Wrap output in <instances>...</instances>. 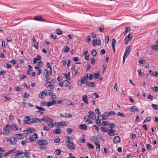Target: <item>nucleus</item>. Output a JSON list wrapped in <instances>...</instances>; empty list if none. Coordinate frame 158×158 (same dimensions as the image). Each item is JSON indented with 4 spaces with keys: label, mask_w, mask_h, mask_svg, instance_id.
<instances>
[{
    "label": "nucleus",
    "mask_w": 158,
    "mask_h": 158,
    "mask_svg": "<svg viewBox=\"0 0 158 158\" xmlns=\"http://www.w3.org/2000/svg\"><path fill=\"white\" fill-rule=\"evenodd\" d=\"M67 148L70 149L74 150L75 149V145L72 141H70V139L66 142Z\"/></svg>",
    "instance_id": "2"
},
{
    "label": "nucleus",
    "mask_w": 158,
    "mask_h": 158,
    "mask_svg": "<svg viewBox=\"0 0 158 158\" xmlns=\"http://www.w3.org/2000/svg\"><path fill=\"white\" fill-rule=\"evenodd\" d=\"M92 45L94 46H95L96 45H101V41L100 39L94 40H93Z\"/></svg>",
    "instance_id": "6"
},
{
    "label": "nucleus",
    "mask_w": 158,
    "mask_h": 158,
    "mask_svg": "<svg viewBox=\"0 0 158 158\" xmlns=\"http://www.w3.org/2000/svg\"><path fill=\"white\" fill-rule=\"evenodd\" d=\"M30 153V150H25V152H24V154H25V156L27 158H30V156H29V155Z\"/></svg>",
    "instance_id": "25"
},
{
    "label": "nucleus",
    "mask_w": 158,
    "mask_h": 158,
    "mask_svg": "<svg viewBox=\"0 0 158 158\" xmlns=\"http://www.w3.org/2000/svg\"><path fill=\"white\" fill-rule=\"evenodd\" d=\"M101 129L102 130V131L106 132H108L109 130V129H108L106 127H101Z\"/></svg>",
    "instance_id": "38"
},
{
    "label": "nucleus",
    "mask_w": 158,
    "mask_h": 158,
    "mask_svg": "<svg viewBox=\"0 0 158 158\" xmlns=\"http://www.w3.org/2000/svg\"><path fill=\"white\" fill-rule=\"evenodd\" d=\"M100 76V74L98 73H95L94 74V77L95 79H97Z\"/></svg>",
    "instance_id": "53"
},
{
    "label": "nucleus",
    "mask_w": 158,
    "mask_h": 158,
    "mask_svg": "<svg viewBox=\"0 0 158 158\" xmlns=\"http://www.w3.org/2000/svg\"><path fill=\"white\" fill-rule=\"evenodd\" d=\"M64 84H65V87L68 86L69 84L70 83L69 81L66 80H65L64 81Z\"/></svg>",
    "instance_id": "44"
},
{
    "label": "nucleus",
    "mask_w": 158,
    "mask_h": 158,
    "mask_svg": "<svg viewBox=\"0 0 158 158\" xmlns=\"http://www.w3.org/2000/svg\"><path fill=\"white\" fill-rule=\"evenodd\" d=\"M67 132L68 134L71 133L72 132L73 130L72 129L68 128L67 129Z\"/></svg>",
    "instance_id": "55"
},
{
    "label": "nucleus",
    "mask_w": 158,
    "mask_h": 158,
    "mask_svg": "<svg viewBox=\"0 0 158 158\" xmlns=\"http://www.w3.org/2000/svg\"><path fill=\"white\" fill-rule=\"evenodd\" d=\"M109 131L108 133V134L110 136H114L115 135L114 133L113 132L111 131L110 129H109Z\"/></svg>",
    "instance_id": "46"
},
{
    "label": "nucleus",
    "mask_w": 158,
    "mask_h": 158,
    "mask_svg": "<svg viewBox=\"0 0 158 158\" xmlns=\"http://www.w3.org/2000/svg\"><path fill=\"white\" fill-rule=\"evenodd\" d=\"M51 119H52L49 117H44L42 118V119H40V120L41 121V122L42 121H43L44 122L48 123Z\"/></svg>",
    "instance_id": "15"
},
{
    "label": "nucleus",
    "mask_w": 158,
    "mask_h": 158,
    "mask_svg": "<svg viewBox=\"0 0 158 158\" xmlns=\"http://www.w3.org/2000/svg\"><path fill=\"white\" fill-rule=\"evenodd\" d=\"M55 154L56 155H59L61 153V151L60 149H56L55 151Z\"/></svg>",
    "instance_id": "45"
},
{
    "label": "nucleus",
    "mask_w": 158,
    "mask_h": 158,
    "mask_svg": "<svg viewBox=\"0 0 158 158\" xmlns=\"http://www.w3.org/2000/svg\"><path fill=\"white\" fill-rule=\"evenodd\" d=\"M152 108L156 110L158 109V106L156 104H152Z\"/></svg>",
    "instance_id": "48"
},
{
    "label": "nucleus",
    "mask_w": 158,
    "mask_h": 158,
    "mask_svg": "<svg viewBox=\"0 0 158 158\" xmlns=\"http://www.w3.org/2000/svg\"><path fill=\"white\" fill-rule=\"evenodd\" d=\"M10 128L15 131H17L18 129V127L15 124H13L10 127Z\"/></svg>",
    "instance_id": "31"
},
{
    "label": "nucleus",
    "mask_w": 158,
    "mask_h": 158,
    "mask_svg": "<svg viewBox=\"0 0 158 158\" xmlns=\"http://www.w3.org/2000/svg\"><path fill=\"white\" fill-rule=\"evenodd\" d=\"M103 73H104L106 71V64L102 66Z\"/></svg>",
    "instance_id": "54"
},
{
    "label": "nucleus",
    "mask_w": 158,
    "mask_h": 158,
    "mask_svg": "<svg viewBox=\"0 0 158 158\" xmlns=\"http://www.w3.org/2000/svg\"><path fill=\"white\" fill-rule=\"evenodd\" d=\"M11 129L10 126L9 124H7L4 127L3 134L5 135H8L10 133Z\"/></svg>",
    "instance_id": "4"
},
{
    "label": "nucleus",
    "mask_w": 158,
    "mask_h": 158,
    "mask_svg": "<svg viewBox=\"0 0 158 158\" xmlns=\"http://www.w3.org/2000/svg\"><path fill=\"white\" fill-rule=\"evenodd\" d=\"M16 150L15 148H13L12 149L10 150L9 151L7 152H6L4 154V156H7L11 153L14 152Z\"/></svg>",
    "instance_id": "24"
},
{
    "label": "nucleus",
    "mask_w": 158,
    "mask_h": 158,
    "mask_svg": "<svg viewBox=\"0 0 158 158\" xmlns=\"http://www.w3.org/2000/svg\"><path fill=\"white\" fill-rule=\"evenodd\" d=\"M149 73L150 74L153 75L156 77H158V73L156 71H155L154 73L152 70L149 71Z\"/></svg>",
    "instance_id": "26"
},
{
    "label": "nucleus",
    "mask_w": 158,
    "mask_h": 158,
    "mask_svg": "<svg viewBox=\"0 0 158 158\" xmlns=\"http://www.w3.org/2000/svg\"><path fill=\"white\" fill-rule=\"evenodd\" d=\"M56 33L59 35H61L62 34V32L60 28H58L56 29Z\"/></svg>",
    "instance_id": "37"
},
{
    "label": "nucleus",
    "mask_w": 158,
    "mask_h": 158,
    "mask_svg": "<svg viewBox=\"0 0 158 158\" xmlns=\"http://www.w3.org/2000/svg\"><path fill=\"white\" fill-rule=\"evenodd\" d=\"M130 110L131 112H133L136 110L138 112L139 111V110L137 109L136 106H133L130 108Z\"/></svg>",
    "instance_id": "18"
},
{
    "label": "nucleus",
    "mask_w": 158,
    "mask_h": 158,
    "mask_svg": "<svg viewBox=\"0 0 158 158\" xmlns=\"http://www.w3.org/2000/svg\"><path fill=\"white\" fill-rule=\"evenodd\" d=\"M48 73V71L47 69H45L44 71V74L45 77H47Z\"/></svg>",
    "instance_id": "57"
},
{
    "label": "nucleus",
    "mask_w": 158,
    "mask_h": 158,
    "mask_svg": "<svg viewBox=\"0 0 158 158\" xmlns=\"http://www.w3.org/2000/svg\"><path fill=\"white\" fill-rule=\"evenodd\" d=\"M16 150L15 148H13L12 149L10 150L9 151L7 152H6L4 154V156H7L11 153L14 152Z\"/></svg>",
    "instance_id": "23"
},
{
    "label": "nucleus",
    "mask_w": 158,
    "mask_h": 158,
    "mask_svg": "<svg viewBox=\"0 0 158 158\" xmlns=\"http://www.w3.org/2000/svg\"><path fill=\"white\" fill-rule=\"evenodd\" d=\"M35 130L34 128H28L27 129L24 131V132L26 134L28 133H31L32 132H35Z\"/></svg>",
    "instance_id": "10"
},
{
    "label": "nucleus",
    "mask_w": 158,
    "mask_h": 158,
    "mask_svg": "<svg viewBox=\"0 0 158 158\" xmlns=\"http://www.w3.org/2000/svg\"><path fill=\"white\" fill-rule=\"evenodd\" d=\"M92 97L94 98L95 99L96 98H98L99 95L98 94H97L96 93H94L92 94Z\"/></svg>",
    "instance_id": "47"
},
{
    "label": "nucleus",
    "mask_w": 158,
    "mask_h": 158,
    "mask_svg": "<svg viewBox=\"0 0 158 158\" xmlns=\"http://www.w3.org/2000/svg\"><path fill=\"white\" fill-rule=\"evenodd\" d=\"M38 138V135L37 134H34L31 137L30 141L31 142L35 141Z\"/></svg>",
    "instance_id": "13"
},
{
    "label": "nucleus",
    "mask_w": 158,
    "mask_h": 158,
    "mask_svg": "<svg viewBox=\"0 0 158 158\" xmlns=\"http://www.w3.org/2000/svg\"><path fill=\"white\" fill-rule=\"evenodd\" d=\"M38 43L37 41L36 42H35L34 43V46H33L36 49H38Z\"/></svg>",
    "instance_id": "58"
},
{
    "label": "nucleus",
    "mask_w": 158,
    "mask_h": 158,
    "mask_svg": "<svg viewBox=\"0 0 158 158\" xmlns=\"http://www.w3.org/2000/svg\"><path fill=\"white\" fill-rule=\"evenodd\" d=\"M61 133V130L59 128H57L54 131V134H60Z\"/></svg>",
    "instance_id": "30"
},
{
    "label": "nucleus",
    "mask_w": 158,
    "mask_h": 158,
    "mask_svg": "<svg viewBox=\"0 0 158 158\" xmlns=\"http://www.w3.org/2000/svg\"><path fill=\"white\" fill-rule=\"evenodd\" d=\"M69 48L68 46H65L63 49V52H69Z\"/></svg>",
    "instance_id": "36"
},
{
    "label": "nucleus",
    "mask_w": 158,
    "mask_h": 158,
    "mask_svg": "<svg viewBox=\"0 0 158 158\" xmlns=\"http://www.w3.org/2000/svg\"><path fill=\"white\" fill-rule=\"evenodd\" d=\"M43 65V62L42 61H40L38 62L37 66L38 67H41Z\"/></svg>",
    "instance_id": "63"
},
{
    "label": "nucleus",
    "mask_w": 158,
    "mask_h": 158,
    "mask_svg": "<svg viewBox=\"0 0 158 158\" xmlns=\"http://www.w3.org/2000/svg\"><path fill=\"white\" fill-rule=\"evenodd\" d=\"M88 113L89 117H90L92 119L94 120L96 119V115L94 112L89 111Z\"/></svg>",
    "instance_id": "8"
},
{
    "label": "nucleus",
    "mask_w": 158,
    "mask_h": 158,
    "mask_svg": "<svg viewBox=\"0 0 158 158\" xmlns=\"http://www.w3.org/2000/svg\"><path fill=\"white\" fill-rule=\"evenodd\" d=\"M94 144L95 145L96 148L97 149H98L99 151L100 150V144L98 143V142H94Z\"/></svg>",
    "instance_id": "33"
},
{
    "label": "nucleus",
    "mask_w": 158,
    "mask_h": 158,
    "mask_svg": "<svg viewBox=\"0 0 158 158\" xmlns=\"http://www.w3.org/2000/svg\"><path fill=\"white\" fill-rule=\"evenodd\" d=\"M16 137L18 138L22 139L24 137L23 135L22 134H17L16 135Z\"/></svg>",
    "instance_id": "42"
},
{
    "label": "nucleus",
    "mask_w": 158,
    "mask_h": 158,
    "mask_svg": "<svg viewBox=\"0 0 158 158\" xmlns=\"http://www.w3.org/2000/svg\"><path fill=\"white\" fill-rule=\"evenodd\" d=\"M88 78V75L86 74L85 76L81 78V79L78 81V84L79 85H81L83 84H85L87 82Z\"/></svg>",
    "instance_id": "3"
},
{
    "label": "nucleus",
    "mask_w": 158,
    "mask_h": 158,
    "mask_svg": "<svg viewBox=\"0 0 158 158\" xmlns=\"http://www.w3.org/2000/svg\"><path fill=\"white\" fill-rule=\"evenodd\" d=\"M87 146L89 148L92 149H93L94 148V146L90 143H88L87 144Z\"/></svg>",
    "instance_id": "49"
},
{
    "label": "nucleus",
    "mask_w": 158,
    "mask_h": 158,
    "mask_svg": "<svg viewBox=\"0 0 158 158\" xmlns=\"http://www.w3.org/2000/svg\"><path fill=\"white\" fill-rule=\"evenodd\" d=\"M151 118L150 117H148L147 118L145 119L144 120V121L143 122V123H145L147 122H148L150 121H151Z\"/></svg>",
    "instance_id": "39"
},
{
    "label": "nucleus",
    "mask_w": 158,
    "mask_h": 158,
    "mask_svg": "<svg viewBox=\"0 0 158 158\" xmlns=\"http://www.w3.org/2000/svg\"><path fill=\"white\" fill-rule=\"evenodd\" d=\"M44 93V91L41 92L39 95V97L40 98L44 99L45 98Z\"/></svg>",
    "instance_id": "29"
},
{
    "label": "nucleus",
    "mask_w": 158,
    "mask_h": 158,
    "mask_svg": "<svg viewBox=\"0 0 158 158\" xmlns=\"http://www.w3.org/2000/svg\"><path fill=\"white\" fill-rule=\"evenodd\" d=\"M66 122L65 121H62L60 122H59L57 123L58 126L57 127L59 128L61 127H60L64 126H67V124H66Z\"/></svg>",
    "instance_id": "16"
},
{
    "label": "nucleus",
    "mask_w": 158,
    "mask_h": 158,
    "mask_svg": "<svg viewBox=\"0 0 158 158\" xmlns=\"http://www.w3.org/2000/svg\"><path fill=\"white\" fill-rule=\"evenodd\" d=\"M116 114L114 111H110L108 112L107 113V115L108 116H109L110 115H115Z\"/></svg>",
    "instance_id": "35"
},
{
    "label": "nucleus",
    "mask_w": 158,
    "mask_h": 158,
    "mask_svg": "<svg viewBox=\"0 0 158 158\" xmlns=\"http://www.w3.org/2000/svg\"><path fill=\"white\" fill-rule=\"evenodd\" d=\"M128 39L125 37V38L124 40V42L125 44H127L129 41H131L130 40H128Z\"/></svg>",
    "instance_id": "52"
},
{
    "label": "nucleus",
    "mask_w": 158,
    "mask_h": 158,
    "mask_svg": "<svg viewBox=\"0 0 158 158\" xmlns=\"http://www.w3.org/2000/svg\"><path fill=\"white\" fill-rule=\"evenodd\" d=\"M113 142L115 144L119 143L120 142V137L118 136L115 137L113 139Z\"/></svg>",
    "instance_id": "12"
},
{
    "label": "nucleus",
    "mask_w": 158,
    "mask_h": 158,
    "mask_svg": "<svg viewBox=\"0 0 158 158\" xmlns=\"http://www.w3.org/2000/svg\"><path fill=\"white\" fill-rule=\"evenodd\" d=\"M32 116H26L25 118V120L24 122L27 124H31L32 123H36L38 122H40L41 123V121L40 119H39L35 117L34 118H31V117H32Z\"/></svg>",
    "instance_id": "1"
},
{
    "label": "nucleus",
    "mask_w": 158,
    "mask_h": 158,
    "mask_svg": "<svg viewBox=\"0 0 158 158\" xmlns=\"http://www.w3.org/2000/svg\"><path fill=\"white\" fill-rule=\"evenodd\" d=\"M131 50V48L130 46L127 47L126 48L125 51L124 55L125 56L127 55V56L129 54Z\"/></svg>",
    "instance_id": "11"
},
{
    "label": "nucleus",
    "mask_w": 158,
    "mask_h": 158,
    "mask_svg": "<svg viewBox=\"0 0 158 158\" xmlns=\"http://www.w3.org/2000/svg\"><path fill=\"white\" fill-rule=\"evenodd\" d=\"M105 53L106 51L104 49H102L101 51H100V53L101 55L104 54Z\"/></svg>",
    "instance_id": "62"
},
{
    "label": "nucleus",
    "mask_w": 158,
    "mask_h": 158,
    "mask_svg": "<svg viewBox=\"0 0 158 158\" xmlns=\"http://www.w3.org/2000/svg\"><path fill=\"white\" fill-rule=\"evenodd\" d=\"M37 143L40 145H46L48 144V142L45 140H37Z\"/></svg>",
    "instance_id": "9"
},
{
    "label": "nucleus",
    "mask_w": 158,
    "mask_h": 158,
    "mask_svg": "<svg viewBox=\"0 0 158 158\" xmlns=\"http://www.w3.org/2000/svg\"><path fill=\"white\" fill-rule=\"evenodd\" d=\"M82 99L83 101L85 103L87 104H89V101L87 99V95H83L82 97Z\"/></svg>",
    "instance_id": "19"
},
{
    "label": "nucleus",
    "mask_w": 158,
    "mask_h": 158,
    "mask_svg": "<svg viewBox=\"0 0 158 158\" xmlns=\"http://www.w3.org/2000/svg\"><path fill=\"white\" fill-rule=\"evenodd\" d=\"M86 85L89 86L90 87H93L95 86V82H86L85 83Z\"/></svg>",
    "instance_id": "14"
},
{
    "label": "nucleus",
    "mask_w": 158,
    "mask_h": 158,
    "mask_svg": "<svg viewBox=\"0 0 158 158\" xmlns=\"http://www.w3.org/2000/svg\"><path fill=\"white\" fill-rule=\"evenodd\" d=\"M44 91V95L46 96L50 95L52 94L53 93L52 91L48 89L45 90Z\"/></svg>",
    "instance_id": "20"
},
{
    "label": "nucleus",
    "mask_w": 158,
    "mask_h": 158,
    "mask_svg": "<svg viewBox=\"0 0 158 158\" xmlns=\"http://www.w3.org/2000/svg\"><path fill=\"white\" fill-rule=\"evenodd\" d=\"M116 43V40L113 39H112V48L113 49V51L114 52H115V44Z\"/></svg>",
    "instance_id": "27"
},
{
    "label": "nucleus",
    "mask_w": 158,
    "mask_h": 158,
    "mask_svg": "<svg viewBox=\"0 0 158 158\" xmlns=\"http://www.w3.org/2000/svg\"><path fill=\"white\" fill-rule=\"evenodd\" d=\"M91 53L93 56H95L97 54V52L95 50H93L91 52Z\"/></svg>",
    "instance_id": "51"
},
{
    "label": "nucleus",
    "mask_w": 158,
    "mask_h": 158,
    "mask_svg": "<svg viewBox=\"0 0 158 158\" xmlns=\"http://www.w3.org/2000/svg\"><path fill=\"white\" fill-rule=\"evenodd\" d=\"M33 19L38 21H43L47 22L46 19H43L42 17L40 16L34 17Z\"/></svg>",
    "instance_id": "7"
},
{
    "label": "nucleus",
    "mask_w": 158,
    "mask_h": 158,
    "mask_svg": "<svg viewBox=\"0 0 158 158\" xmlns=\"http://www.w3.org/2000/svg\"><path fill=\"white\" fill-rule=\"evenodd\" d=\"M152 48L153 50L155 51L158 50V45H153L152 46Z\"/></svg>",
    "instance_id": "40"
},
{
    "label": "nucleus",
    "mask_w": 158,
    "mask_h": 158,
    "mask_svg": "<svg viewBox=\"0 0 158 158\" xmlns=\"http://www.w3.org/2000/svg\"><path fill=\"white\" fill-rule=\"evenodd\" d=\"M132 34L131 33H130L126 37L129 40H131L132 38Z\"/></svg>",
    "instance_id": "34"
},
{
    "label": "nucleus",
    "mask_w": 158,
    "mask_h": 158,
    "mask_svg": "<svg viewBox=\"0 0 158 158\" xmlns=\"http://www.w3.org/2000/svg\"><path fill=\"white\" fill-rule=\"evenodd\" d=\"M60 141V139L59 138H57L54 140V142L56 143H59Z\"/></svg>",
    "instance_id": "59"
},
{
    "label": "nucleus",
    "mask_w": 158,
    "mask_h": 158,
    "mask_svg": "<svg viewBox=\"0 0 158 158\" xmlns=\"http://www.w3.org/2000/svg\"><path fill=\"white\" fill-rule=\"evenodd\" d=\"M16 154L15 155V158H21V155H22L23 153V151L21 150H17L15 152Z\"/></svg>",
    "instance_id": "5"
},
{
    "label": "nucleus",
    "mask_w": 158,
    "mask_h": 158,
    "mask_svg": "<svg viewBox=\"0 0 158 158\" xmlns=\"http://www.w3.org/2000/svg\"><path fill=\"white\" fill-rule=\"evenodd\" d=\"M51 84V82L50 81H47L45 84V86L48 88L50 86Z\"/></svg>",
    "instance_id": "41"
},
{
    "label": "nucleus",
    "mask_w": 158,
    "mask_h": 158,
    "mask_svg": "<svg viewBox=\"0 0 158 158\" xmlns=\"http://www.w3.org/2000/svg\"><path fill=\"white\" fill-rule=\"evenodd\" d=\"M53 122V121L52 119L51 120H50V121L48 122L49 123L48 124V126L50 127V128H52L54 126V125L52 123Z\"/></svg>",
    "instance_id": "28"
},
{
    "label": "nucleus",
    "mask_w": 158,
    "mask_h": 158,
    "mask_svg": "<svg viewBox=\"0 0 158 158\" xmlns=\"http://www.w3.org/2000/svg\"><path fill=\"white\" fill-rule=\"evenodd\" d=\"M84 119L86 122H88L90 120V117L89 116H85L84 118Z\"/></svg>",
    "instance_id": "56"
},
{
    "label": "nucleus",
    "mask_w": 158,
    "mask_h": 158,
    "mask_svg": "<svg viewBox=\"0 0 158 158\" xmlns=\"http://www.w3.org/2000/svg\"><path fill=\"white\" fill-rule=\"evenodd\" d=\"M73 115L71 114H67L65 113V117H68V118H71L72 117Z\"/></svg>",
    "instance_id": "50"
},
{
    "label": "nucleus",
    "mask_w": 158,
    "mask_h": 158,
    "mask_svg": "<svg viewBox=\"0 0 158 158\" xmlns=\"http://www.w3.org/2000/svg\"><path fill=\"white\" fill-rule=\"evenodd\" d=\"M45 104H47V103L44 101L40 103V106H44Z\"/></svg>",
    "instance_id": "64"
},
{
    "label": "nucleus",
    "mask_w": 158,
    "mask_h": 158,
    "mask_svg": "<svg viewBox=\"0 0 158 158\" xmlns=\"http://www.w3.org/2000/svg\"><path fill=\"white\" fill-rule=\"evenodd\" d=\"M100 116H101L102 118V120H106L108 118L107 117H106L104 115L102 114L101 115H100Z\"/></svg>",
    "instance_id": "60"
},
{
    "label": "nucleus",
    "mask_w": 158,
    "mask_h": 158,
    "mask_svg": "<svg viewBox=\"0 0 158 158\" xmlns=\"http://www.w3.org/2000/svg\"><path fill=\"white\" fill-rule=\"evenodd\" d=\"M105 40L106 44L108 43L109 40V36L107 35L105 37Z\"/></svg>",
    "instance_id": "43"
},
{
    "label": "nucleus",
    "mask_w": 158,
    "mask_h": 158,
    "mask_svg": "<svg viewBox=\"0 0 158 158\" xmlns=\"http://www.w3.org/2000/svg\"><path fill=\"white\" fill-rule=\"evenodd\" d=\"M104 29V25H102L99 28V31L100 32H103Z\"/></svg>",
    "instance_id": "61"
},
{
    "label": "nucleus",
    "mask_w": 158,
    "mask_h": 158,
    "mask_svg": "<svg viewBox=\"0 0 158 158\" xmlns=\"http://www.w3.org/2000/svg\"><path fill=\"white\" fill-rule=\"evenodd\" d=\"M79 128L83 130H85L87 129V127L86 125L85 124H81L79 126Z\"/></svg>",
    "instance_id": "21"
},
{
    "label": "nucleus",
    "mask_w": 158,
    "mask_h": 158,
    "mask_svg": "<svg viewBox=\"0 0 158 158\" xmlns=\"http://www.w3.org/2000/svg\"><path fill=\"white\" fill-rule=\"evenodd\" d=\"M10 140L12 144L15 145L17 143V140L14 137L10 138Z\"/></svg>",
    "instance_id": "17"
},
{
    "label": "nucleus",
    "mask_w": 158,
    "mask_h": 158,
    "mask_svg": "<svg viewBox=\"0 0 158 158\" xmlns=\"http://www.w3.org/2000/svg\"><path fill=\"white\" fill-rule=\"evenodd\" d=\"M16 150L15 148H13L12 149L10 150L9 151L7 152H6L4 154V156H7L11 153L14 152Z\"/></svg>",
    "instance_id": "22"
},
{
    "label": "nucleus",
    "mask_w": 158,
    "mask_h": 158,
    "mask_svg": "<svg viewBox=\"0 0 158 158\" xmlns=\"http://www.w3.org/2000/svg\"><path fill=\"white\" fill-rule=\"evenodd\" d=\"M125 31L123 32L124 35H126L127 32H129L130 30V28L129 27H127L125 28Z\"/></svg>",
    "instance_id": "32"
}]
</instances>
